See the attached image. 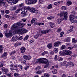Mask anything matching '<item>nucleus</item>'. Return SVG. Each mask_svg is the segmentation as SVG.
Returning <instances> with one entry per match:
<instances>
[{"label":"nucleus","mask_w":77,"mask_h":77,"mask_svg":"<svg viewBox=\"0 0 77 77\" xmlns=\"http://www.w3.org/2000/svg\"><path fill=\"white\" fill-rule=\"evenodd\" d=\"M8 75L9 77H12V74H11V73H9V74H8Z\"/></svg>","instance_id":"680f3d73"},{"label":"nucleus","mask_w":77,"mask_h":77,"mask_svg":"<svg viewBox=\"0 0 77 77\" xmlns=\"http://www.w3.org/2000/svg\"><path fill=\"white\" fill-rule=\"evenodd\" d=\"M67 14H68V13L67 12H63L60 13V16L61 17H64V20H67V18H68Z\"/></svg>","instance_id":"39448f33"},{"label":"nucleus","mask_w":77,"mask_h":77,"mask_svg":"<svg viewBox=\"0 0 77 77\" xmlns=\"http://www.w3.org/2000/svg\"><path fill=\"white\" fill-rule=\"evenodd\" d=\"M41 69V66H37L36 68V70H38L39 69Z\"/></svg>","instance_id":"052dcab7"},{"label":"nucleus","mask_w":77,"mask_h":77,"mask_svg":"<svg viewBox=\"0 0 77 77\" xmlns=\"http://www.w3.org/2000/svg\"><path fill=\"white\" fill-rule=\"evenodd\" d=\"M61 44V42L59 41H58L55 42L54 44V47H59V45Z\"/></svg>","instance_id":"9b49d317"},{"label":"nucleus","mask_w":77,"mask_h":77,"mask_svg":"<svg viewBox=\"0 0 77 77\" xmlns=\"http://www.w3.org/2000/svg\"><path fill=\"white\" fill-rule=\"evenodd\" d=\"M19 75V74L17 73H15L14 74V77H17Z\"/></svg>","instance_id":"c03bdc74"},{"label":"nucleus","mask_w":77,"mask_h":77,"mask_svg":"<svg viewBox=\"0 0 77 77\" xmlns=\"http://www.w3.org/2000/svg\"><path fill=\"white\" fill-rule=\"evenodd\" d=\"M12 59L13 60H16V57L15 56H13L12 57Z\"/></svg>","instance_id":"8fccbe9b"},{"label":"nucleus","mask_w":77,"mask_h":77,"mask_svg":"<svg viewBox=\"0 0 77 77\" xmlns=\"http://www.w3.org/2000/svg\"><path fill=\"white\" fill-rule=\"evenodd\" d=\"M52 43H50L48 45V48L49 49H51L52 48Z\"/></svg>","instance_id":"cd10ccee"},{"label":"nucleus","mask_w":77,"mask_h":77,"mask_svg":"<svg viewBox=\"0 0 77 77\" xmlns=\"http://www.w3.org/2000/svg\"><path fill=\"white\" fill-rule=\"evenodd\" d=\"M63 51L64 53H65V55L66 54V55H70V54H71L72 53L71 51L66 49L63 50Z\"/></svg>","instance_id":"6e6552de"},{"label":"nucleus","mask_w":77,"mask_h":77,"mask_svg":"<svg viewBox=\"0 0 77 77\" xmlns=\"http://www.w3.org/2000/svg\"><path fill=\"white\" fill-rule=\"evenodd\" d=\"M3 66V63H0V67L2 68Z\"/></svg>","instance_id":"0e129e2a"},{"label":"nucleus","mask_w":77,"mask_h":77,"mask_svg":"<svg viewBox=\"0 0 77 77\" xmlns=\"http://www.w3.org/2000/svg\"><path fill=\"white\" fill-rule=\"evenodd\" d=\"M61 8L63 11H65V10H66V7L65 6H63Z\"/></svg>","instance_id":"c9c22d12"},{"label":"nucleus","mask_w":77,"mask_h":77,"mask_svg":"<svg viewBox=\"0 0 77 77\" xmlns=\"http://www.w3.org/2000/svg\"><path fill=\"white\" fill-rule=\"evenodd\" d=\"M3 54L4 57H6V56L8 55V53L7 52H4Z\"/></svg>","instance_id":"5fc2aeb1"},{"label":"nucleus","mask_w":77,"mask_h":77,"mask_svg":"<svg viewBox=\"0 0 77 77\" xmlns=\"http://www.w3.org/2000/svg\"><path fill=\"white\" fill-rule=\"evenodd\" d=\"M5 13L6 14H9V11L8 10H7L5 11Z\"/></svg>","instance_id":"e2e57ef3"},{"label":"nucleus","mask_w":77,"mask_h":77,"mask_svg":"<svg viewBox=\"0 0 77 77\" xmlns=\"http://www.w3.org/2000/svg\"><path fill=\"white\" fill-rule=\"evenodd\" d=\"M32 58V57L30 55L27 56V60H30Z\"/></svg>","instance_id":"ea45409f"},{"label":"nucleus","mask_w":77,"mask_h":77,"mask_svg":"<svg viewBox=\"0 0 77 77\" xmlns=\"http://www.w3.org/2000/svg\"><path fill=\"white\" fill-rule=\"evenodd\" d=\"M48 32V30H45L42 31L41 32L42 34H46Z\"/></svg>","instance_id":"a211bd4d"},{"label":"nucleus","mask_w":77,"mask_h":77,"mask_svg":"<svg viewBox=\"0 0 77 77\" xmlns=\"http://www.w3.org/2000/svg\"><path fill=\"white\" fill-rule=\"evenodd\" d=\"M7 1L8 4L11 5L15 4L18 2V0H0V6L2 5V3H4V1Z\"/></svg>","instance_id":"7ed1b4c3"},{"label":"nucleus","mask_w":77,"mask_h":77,"mask_svg":"<svg viewBox=\"0 0 77 77\" xmlns=\"http://www.w3.org/2000/svg\"><path fill=\"white\" fill-rule=\"evenodd\" d=\"M28 68H29V66H26L25 68V70H27Z\"/></svg>","instance_id":"69168bd1"},{"label":"nucleus","mask_w":77,"mask_h":77,"mask_svg":"<svg viewBox=\"0 0 77 77\" xmlns=\"http://www.w3.org/2000/svg\"><path fill=\"white\" fill-rule=\"evenodd\" d=\"M20 11V8H19L18 9H17L15 12V13L16 14H18Z\"/></svg>","instance_id":"f704fd0d"},{"label":"nucleus","mask_w":77,"mask_h":77,"mask_svg":"<svg viewBox=\"0 0 77 77\" xmlns=\"http://www.w3.org/2000/svg\"><path fill=\"white\" fill-rule=\"evenodd\" d=\"M68 65H69L70 66H74V63L69 62L68 63Z\"/></svg>","instance_id":"6ab92c4d"},{"label":"nucleus","mask_w":77,"mask_h":77,"mask_svg":"<svg viewBox=\"0 0 77 77\" xmlns=\"http://www.w3.org/2000/svg\"><path fill=\"white\" fill-rule=\"evenodd\" d=\"M28 38H29V36L28 35H26L24 39V41H26L28 39Z\"/></svg>","instance_id":"09e8293b"},{"label":"nucleus","mask_w":77,"mask_h":77,"mask_svg":"<svg viewBox=\"0 0 77 77\" xmlns=\"http://www.w3.org/2000/svg\"><path fill=\"white\" fill-rule=\"evenodd\" d=\"M23 57L24 59H26V60H27V56L24 55L23 56Z\"/></svg>","instance_id":"3c124183"},{"label":"nucleus","mask_w":77,"mask_h":77,"mask_svg":"<svg viewBox=\"0 0 77 77\" xmlns=\"http://www.w3.org/2000/svg\"><path fill=\"white\" fill-rule=\"evenodd\" d=\"M5 35L6 38H10V37H12V34L11 32H9V33H5Z\"/></svg>","instance_id":"9d476101"},{"label":"nucleus","mask_w":77,"mask_h":77,"mask_svg":"<svg viewBox=\"0 0 77 77\" xmlns=\"http://www.w3.org/2000/svg\"><path fill=\"white\" fill-rule=\"evenodd\" d=\"M52 8V5L51 4H50L48 5V9H51V8Z\"/></svg>","instance_id":"13d9d810"},{"label":"nucleus","mask_w":77,"mask_h":77,"mask_svg":"<svg viewBox=\"0 0 77 77\" xmlns=\"http://www.w3.org/2000/svg\"><path fill=\"white\" fill-rule=\"evenodd\" d=\"M1 71L2 72H4L5 74H7L9 72V70L8 68L3 67L1 69Z\"/></svg>","instance_id":"0eeeda50"},{"label":"nucleus","mask_w":77,"mask_h":77,"mask_svg":"<svg viewBox=\"0 0 77 77\" xmlns=\"http://www.w3.org/2000/svg\"><path fill=\"white\" fill-rule=\"evenodd\" d=\"M64 41L65 42H70V37H68L64 40Z\"/></svg>","instance_id":"dca6fc26"},{"label":"nucleus","mask_w":77,"mask_h":77,"mask_svg":"<svg viewBox=\"0 0 77 77\" xmlns=\"http://www.w3.org/2000/svg\"><path fill=\"white\" fill-rule=\"evenodd\" d=\"M48 52L47 51H45L43 53H42V56H45V54H48Z\"/></svg>","instance_id":"b1692460"},{"label":"nucleus","mask_w":77,"mask_h":77,"mask_svg":"<svg viewBox=\"0 0 77 77\" xmlns=\"http://www.w3.org/2000/svg\"><path fill=\"white\" fill-rule=\"evenodd\" d=\"M51 55H53L54 54V52L53 51H51L50 52V53Z\"/></svg>","instance_id":"603ef678"},{"label":"nucleus","mask_w":77,"mask_h":77,"mask_svg":"<svg viewBox=\"0 0 77 77\" xmlns=\"http://www.w3.org/2000/svg\"><path fill=\"white\" fill-rule=\"evenodd\" d=\"M27 7H23L21 9L22 11H25V12H27V10L26 9H27Z\"/></svg>","instance_id":"393cba45"},{"label":"nucleus","mask_w":77,"mask_h":77,"mask_svg":"<svg viewBox=\"0 0 77 77\" xmlns=\"http://www.w3.org/2000/svg\"><path fill=\"white\" fill-rule=\"evenodd\" d=\"M26 12L25 11H23L21 12V14L23 15V17H25L26 15Z\"/></svg>","instance_id":"412c9836"},{"label":"nucleus","mask_w":77,"mask_h":77,"mask_svg":"<svg viewBox=\"0 0 77 77\" xmlns=\"http://www.w3.org/2000/svg\"><path fill=\"white\" fill-rule=\"evenodd\" d=\"M4 48L2 45H0V53H2L3 52Z\"/></svg>","instance_id":"aec40b11"},{"label":"nucleus","mask_w":77,"mask_h":77,"mask_svg":"<svg viewBox=\"0 0 77 77\" xmlns=\"http://www.w3.org/2000/svg\"><path fill=\"white\" fill-rule=\"evenodd\" d=\"M49 24L50 26V27H51V29H53V27H55L56 26H55V24L52 22H50L49 23Z\"/></svg>","instance_id":"4468645a"},{"label":"nucleus","mask_w":77,"mask_h":77,"mask_svg":"<svg viewBox=\"0 0 77 77\" xmlns=\"http://www.w3.org/2000/svg\"><path fill=\"white\" fill-rule=\"evenodd\" d=\"M72 42L73 44H76L77 43V40H75V38H73L72 39Z\"/></svg>","instance_id":"4be33fe9"},{"label":"nucleus","mask_w":77,"mask_h":77,"mask_svg":"<svg viewBox=\"0 0 77 77\" xmlns=\"http://www.w3.org/2000/svg\"><path fill=\"white\" fill-rule=\"evenodd\" d=\"M65 20L64 18H61L60 19H58L57 20V23H58V24H60V23H61V21H63V20Z\"/></svg>","instance_id":"ddd939ff"},{"label":"nucleus","mask_w":77,"mask_h":77,"mask_svg":"<svg viewBox=\"0 0 77 77\" xmlns=\"http://www.w3.org/2000/svg\"><path fill=\"white\" fill-rule=\"evenodd\" d=\"M63 2V1H62L57 2L54 3V5H57V4H60V3H61Z\"/></svg>","instance_id":"c85d7f7f"},{"label":"nucleus","mask_w":77,"mask_h":77,"mask_svg":"<svg viewBox=\"0 0 77 77\" xmlns=\"http://www.w3.org/2000/svg\"><path fill=\"white\" fill-rule=\"evenodd\" d=\"M29 8L28 9V10L29 11V12H31L32 13H35V8Z\"/></svg>","instance_id":"f8f14e48"},{"label":"nucleus","mask_w":77,"mask_h":77,"mask_svg":"<svg viewBox=\"0 0 77 77\" xmlns=\"http://www.w3.org/2000/svg\"><path fill=\"white\" fill-rule=\"evenodd\" d=\"M25 25L24 23L20 22L15 23L12 26L11 29L13 32H19L20 34L26 33L28 32L27 30L24 29H20Z\"/></svg>","instance_id":"f257e3e1"},{"label":"nucleus","mask_w":77,"mask_h":77,"mask_svg":"<svg viewBox=\"0 0 77 77\" xmlns=\"http://www.w3.org/2000/svg\"><path fill=\"white\" fill-rule=\"evenodd\" d=\"M65 45H63L61 47V50H63V49H65Z\"/></svg>","instance_id":"a18cd8bd"},{"label":"nucleus","mask_w":77,"mask_h":77,"mask_svg":"<svg viewBox=\"0 0 77 77\" xmlns=\"http://www.w3.org/2000/svg\"><path fill=\"white\" fill-rule=\"evenodd\" d=\"M58 61H62V60H63V58L61 57H59L58 58Z\"/></svg>","instance_id":"58836bf2"},{"label":"nucleus","mask_w":77,"mask_h":77,"mask_svg":"<svg viewBox=\"0 0 77 77\" xmlns=\"http://www.w3.org/2000/svg\"><path fill=\"white\" fill-rule=\"evenodd\" d=\"M15 53H16V51H12L11 53V54H10L11 56H12V55L13 54H15Z\"/></svg>","instance_id":"37998d69"},{"label":"nucleus","mask_w":77,"mask_h":77,"mask_svg":"<svg viewBox=\"0 0 77 77\" xmlns=\"http://www.w3.org/2000/svg\"><path fill=\"white\" fill-rule=\"evenodd\" d=\"M57 55H55L54 57V60H57Z\"/></svg>","instance_id":"6e6d98bb"},{"label":"nucleus","mask_w":77,"mask_h":77,"mask_svg":"<svg viewBox=\"0 0 77 77\" xmlns=\"http://www.w3.org/2000/svg\"><path fill=\"white\" fill-rule=\"evenodd\" d=\"M58 48H55L54 49V53H57L58 52Z\"/></svg>","instance_id":"c756f323"},{"label":"nucleus","mask_w":77,"mask_h":77,"mask_svg":"<svg viewBox=\"0 0 77 77\" xmlns=\"http://www.w3.org/2000/svg\"><path fill=\"white\" fill-rule=\"evenodd\" d=\"M5 17L7 18H9L10 17H9V16L6 15H5Z\"/></svg>","instance_id":"338daca9"},{"label":"nucleus","mask_w":77,"mask_h":77,"mask_svg":"<svg viewBox=\"0 0 77 77\" xmlns=\"http://www.w3.org/2000/svg\"><path fill=\"white\" fill-rule=\"evenodd\" d=\"M18 39V36L17 35L14 36L12 38V39L13 41H17Z\"/></svg>","instance_id":"2eb2a0df"},{"label":"nucleus","mask_w":77,"mask_h":77,"mask_svg":"<svg viewBox=\"0 0 77 77\" xmlns=\"http://www.w3.org/2000/svg\"><path fill=\"white\" fill-rule=\"evenodd\" d=\"M21 52L22 53H24L26 51V48L24 47H22L20 48Z\"/></svg>","instance_id":"f3484780"},{"label":"nucleus","mask_w":77,"mask_h":77,"mask_svg":"<svg viewBox=\"0 0 77 77\" xmlns=\"http://www.w3.org/2000/svg\"><path fill=\"white\" fill-rule=\"evenodd\" d=\"M48 77V73H45L44 74V75L42 76L41 77Z\"/></svg>","instance_id":"473e14b6"},{"label":"nucleus","mask_w":77,"mask_h":77,"mask_svg":"<svg viewBox=\"0 0 77 77\" xmlns=\"http://www.w3.org/2000/svg\"><path fill=\"white\" fill-rule=\"evenodd\" d=\"M34 13L37 14H39V11L38 10H35Z\"/></svg>","instance_id":"49530a36"},{"label":"nucleus","mask_w":77,"mask_h":77,"mask_svg":"<svg viewBox=\"0 0 77 77\" xmlns=\"http://www.w3.org/2000/svg\"><path fill=\"white\" fill-rule=\"evenodd\" d=\"M22 63H23V64H26V61L25 60L22 61L21 62Z\"/></svg>","instance_id":"bf43d9fd"},{"label":"nucleus","mask_w":77,"mask_h":77,"mask_svg":"<svg viewBox=\"0 0 77 77\" xmlns=\"http://www.w3.org/2000/svg\"><path fill=\"white\" fill-rule=\"evenodd\" d=\"M37 21V19L36 18H33L32 20H31V23L32 24L35 23V21Z\"/></svg>","instance_id":"5701e85b"},{"label":"nucleus","mask_w":77,"mask_h":77,"mask_svg":"<svg viewBox=\"0 0 77 77\" xmlns=\"http://www.w3.org/2000/svg\"><path fill=\"white\" fill-rule=\"evenodd\" d=\"M48 20H54V17L51 16L48 17Z\"/></svg>","instance_id":"79ce46f5"},{"label":"nucleus","mask_w":77,"mask_h":77,"mask_svg":"<svg viewBox=\"0 0 77 77\" xmlns=\"http://www.w3.org/2000/svg\"><path fill=\"white\" fill-rule=\"evenodd\" d=\"M18 39H19L20 40H22V39H23V37H22V36H20V35H19L18 37Z\"/></svg>","instance_id":"4d7b16f0"},{"label":"nucleus","mask_w":77,"mask_h":77,"mask_svg":"<svg viewBox=\"0 0 77 77\" xmlns=\"http://www.w3.org/2000/svg\"><path fill=\"white\" fill-rule=\"evenodd\" d=\"M60 65L61 66H68V63L66 61H64L62 63H60Z\"/></svg>","instance_id":"1a4fd4ad"},{"label":"nucleus","mask_w":77,"mask_h":77,"mask_svg":"<svg viewBox=\"0 0 77 77\" xmlns=\"http://www.w3.org/2000/svg\"><path fill=\"white\" fill-rule=\"evenodd\" d=\"M62 28H60L57 29V32H58V33H59V32H60L62 31Z\"/></svg>","instance_id":"4c0bfd02"},{"label":"nucleus","mask_w":77,"mask_h":77,"mask_svg":"<svg viewBox=\"0 0 77 77\" xmlns=\"http://www.w3.org/2000/svg\"><path fill=\"white\" fill-rule=\"evenodd\" d=\"M71 23H77V17L72 15H70L69 16Z\"/></svg>","instance_id":"20e7f679"},{"label":"nucleus","mask_w":77,"mask_h":77,"mask_svg":"<svg viewBox=\"0 0 77 77\" xmlns=\"http://www.w3.org/2000/svg\"><path fill=\"white\" fill-rule=\"evenodd\" d=\"M71 4H72V2H67V5L68 6L71 5Z\"/></svg>","instance_id":"e433bc0d"},{"label":"nucleus","mask_w":77,"mask_h":77,"mask_svg":"<svg viewBox=\"0 0 77 77\" xmlns=\"http://www.w3.org/2000/svg\"><path fill=\"white\" fill-rule=\"evenodd\" d=\"M69 50H72L73 48V47H70L68 48Z\"/></svg>","instance_id":"774afa93"},{"label":"nucleus","mask_w":77,"mask_h":77,"mask_svg":"<svg viewBox=\"0 0 77 77\" xmlns=\"http://www.w3.org/2000/svg\"><path fill=\"white\" fill-rule=\"evenodd\" d=\"M17 9V7L16 6H14L12 7V10L14 11V10H16Z\"/></svg>","instance_id":"864d4df0"},{"label":"nucleus","mask_w":77,"mask_h":77,"mask_svg":"<svg viewBox=\"0 0 77 77\" xmlns=\"http://www.w3.org/2000/svg\"><path fill=\"white\" fill-rule=\"evenodd\" d=\"M57 70L56 69H54L53 71H52V72L53 73V74H57Z\"/></svg>","instance_id":"72a5a7b5"},{"label":"nucleus","mask_w":77,"mask_h":77,"mask_svg":"<svg viewBox=\"0 0 77 77\" xmlns=\"http://www.w3.org/2000/svg\"><path fill=\"white\" fill-rule=\"evenodd\" d=\"M42 72V71L38 70L35 73L36 74H41Z\"/></svg>","instance_id":"a878e982"},{"label":"nucleus","mask_w":77,"mask_h":77,"mask_svg":"<svg viewBox=\"0 0 77 77\" xmlns=\"http://www.w3.org/2000/svg\"><path fill=\"white\" fill-rule=\"evenodd\" d=\"M26 3L28 5H33L37 2V0H25Z\"/></svg>","instance_id":"423d86ee"},{"label":"nucleus","mask_w":77,"mask_h":77,"mask_svg":"<svg viewBox=\"0 0 77 77\" xmlns=\"http://www.w3.org/2000/svg\"><path fill=\"white\" fill-rule=\"evenodd\" d=\"M34 41H35V40L33 39H32L29 42V44H31V43L33 42Z\"/></svg>","instance_id":"de8ad7c7"},{"label":"nucleus","mask_w":77,"mask_h":77,"mask_svg":"<svg viewBox=\"0 0 77 77\" xmlns=\"http://www.w3.org/2000/svg\"><path fill=\"white\" fill-rule=\"evenodd\" d=\"M38 37H39V35L38 34L35 35H34V38L35 39H37V38H38Z\"/></svg>","instance_id":"a19ab883"},{"label":"nucleus","mask_w":77,"mask_h":77,"mask_svg":"<svg viewBox=\"0 0 77 77\" xmlns=\"http://www.w3.org/2000/svg\"><path fill=\"white\" fill-rule=\"evenodd\" d=\"M59 54L60 55H61L62 56H65V53H64L63 51V52H62V51H60L59 52Z\"/></svg>","instance_id":"7c9ffc66"},{"label":"nucleus","mask_w":77,"mask_h":77,"mask_svg":"<svg viewBox=\"0 0 77 77\" xmlns=\"http://www.w3.org/2000/svg\"><path fill=\"white\" fill-rule=\"evenodd\" d=\"M37 62H40V63H45V64H46L45 66L43 68H47L48 66V61L47 59L45 58H41L37 60H35L34 61L36 62H35L34 63H36V62H37Z\"/></svg>","instance_id":"f03ea898"},{"label":"nucleus","mask_w":77,"mask_h":77,"mask_svg":"<svg viewBox=\"0 0 77 77\" xmlns=\"http://www.w3.org/2000/svg\"><path fill=\"white\" fill-rule=\"evenodd\" d=\"M70 32H72L73 31V26H70V29H69Z\"/></svg>","instance_id":"bb28decb"},{"label":"nucleus","mask_w":77,"mask_h":77,"mask_svg":"<svg viewBox=\"0 0 77 77\" xmlns=\"http://www.w3.org/2000/svg\"><path fill=\"white\" fill-rule=\"evenodd\" d=\"M37 25L38 26H42L44 24V23H37Z\"/></svg>","instance_id":"2f4dec72"}]
</instances>
